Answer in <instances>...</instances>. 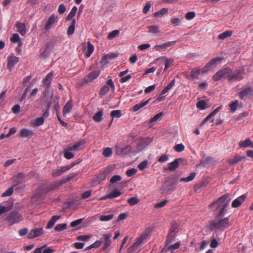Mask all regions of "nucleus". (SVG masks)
<instances>
[{
    "instance_id": "1",
    "label": "nucleus",
    "mask_w": 253,
    "mask_h": 253,
    "mask_svg": "<svg viewBox=\"0 0 253 253\" xmlns=\"http://www.w3.org/2000/svg\"><path fill=\"white\" fill-rule=\"evenodd\" d=\"M231 225V223L228 217H218L210 222V226L211 230H224Z\"/></svg>"
},
{
    "instance_id": "2",
    "label": "nucleus",
    "mask_w": 253,
    "mask_h": 253,
    "mask_svg": "<svg viewBox=\"0 0 253 253\" xmlns=\"http://www.w3.org/2000/svg\"><path fill=\"white\" fill-rule=\"evenodd\" d=\"M228 195H225L219 198L215 202L210 205L211 208L214 207L215 209L220 208L219 214L220 216L225 214V210L229 205V201H227Z\"/></svg>"
},
{
    "instance_id": "3",
    "label": "nucleus",
    "mask_w": 253,
    "mask_h": 253,
    "mask_svg": "<svg viewBox=\"0 0 253 253\" xmlns=\"http://www.w3.org/2000/svg\"><path fill=\"white\" fill-rule=\"evenodd\" d=\"M232 69L230 68H225L218 71L214 75L212 79L214 81H218L222 78H226L229 80Z\"/></svg>"
},
{
    "instance_id": "4",
    "label": "nucleus",
    "mask_w": 253,
    "mask_h": 253,
    "mask_svg": "<svg viewBox=\"0 0 253 253\" xmlns=\"http://www.w3.org/2000/svg\"><path fill=\"white\" fill-rule=\"evenodd\" d=\"M5 220L10 225H12L22 220L23 217L18 212L12 211L6 216Z\"/></svg>"
},
{
    "instance_id": "5",
    "label": "nucleus",
    "mask_w": 253,
    "mask_h": 253,
    "mask_svg": "<svg viewBox=\"0 0 253 253\" xmlns=\"http://www.w3.org/2000/svg\"><path fill=\"white\" fill-rule=\"evenodd\" d=\"M223 57H218L211 60L202 69L201 72L205 73L216 67L222 61Z\"/></svg>"
},
{
    "instance_id": "6",
    "label": "nucleus",
    "mask_w": 253,
    "mask_h": 253,
    "mask_svg": "<svg viewBox=\"0 0 253 253\" xmlns=\"http://www.w3.org/2000/svg\"><path fill=\"white\" fill-rule=\"evenodd\" d=\"M47 192V190L42 187H40L36 191L32 198V202L36 205L39 204L40 201L44 198Z\"/></svg>"
},
{
    "instance_id": "7",
    "label": "nucleus",
    "mask_w": 253,
    "mask_h": 253,
    "mask_svg": "<svg viewBox=\"0 0 253 253\" xmlns=\"http://www.w3.org/2000/svg\"><path fill=\"white\" fill-rule=\"evenodd\" d=\"M253 95V88L250 86H245L241 88L239 92V95L243 99H246L247 98Z\"/></svg>"
},
{
    "instance_id": "8",
    "label": "nucleus",
    "mask_w": 253,
    "mask_h": 253,
    "mask_svg": "<svg viewBox=\"0 0 253 253\" xmlns=\"http://www.w3.org/2000/svg\"><path fill=\"white\" fill-rule=\"evenodd\" d=\"M178 225L176 223H173L169 230L167 237V243H171L174 241L176 234L178 232Z\"/></svg>"
},
{
    "instance_id": "9",
    "label": "nucleus",
    "mask_w": 253,
    "mask_h": 253,
    "mask_svg": "<svg viewBox=\"0 0 253 253\" xmlns=\"http://www.w3.org/2000/svg\"><path fill=\"white\" fill-rule=\"evenodd\" d=\"M112 234L111 233L104 234L103 235L102 237L100 239V241H102L103 246L102 250L103 251L106 250L111 244V240Z\"/></svg>"
},
{
    "instance_id": "10",
    "label": "nucleus",
    "mask_w": 253,
    "mask_h": 253,
    "mask_svg": "<svg viewBox=\"0 0 253 253\" xmlns=\"http://www.w3.org/2000/svg\"><path fill=\"white\" fill-rule=\"evenodd\" d=\"M158 61H160L162 63H165V71L173 65L174 59L173 58H168L165 56H162L157 58L154 61V63H157Z\"/></svg>"
},
{
    "instance_id": "11",
    "label": "nucleus",
    "mask_w": 253,
    "mask_h": 253,
    "mask_svg": "<svg viewBox=\"0 0 253 253\" xmlns=\"http://www.w3.org/2000/svg\"><path fill=\"white\" fill-rule=\"evenodd\" d=\"M59 18L57 15L53 14L48 18L46 24L44 26V28L46 30L50 29L54 25L56 24L58 22Z\"/></svg>"
},
{
    "instance_id": "12",
    "label": "nucleus",
    "mask_w": 253,
    "mask_h": 253,
    "mask_svg": "<svg viewBox=\"0 0 253 253\" xmlns=\"http://www.w3.org/2000/svg\"><path fill=\"white\" fill-rule=\"evenodd\" d=\"M244 69H237L234 72L231 71L229 81H240L243 79L242 75L244 72Z\"/></svg>"
},
{
    "instance_id": "13",
    "label": "nucleus",
    "mask_w": 253,
    "mask_h": 253,
    "mask_svg": "<svg viewBox=\"0 0 253 253\" xmlns=\"http://www.w3.org/2000/svg\"><path fill=\"white\" fill-rule=\"evenodd\" d=\"M175 43H176L175 41H171V42H165V43L157 44L155 46L154 49L156 50L159 51H160L162 50H164L171 46L174 45Z\"/></svg>"
},
{
    "instance_id": "14",
    "label": "nucleus",
    "mask_w": 253,
    "mask_h": 253,
    "mask_svg": "<svg viewBox=\"0 0 253 253\" xmlns=\"http://www.w3.org/2000/svg\"><path fill=\"white\" fill-rule=\"evenodd\" d=\"M74 166V164H70L67 166L61 167L60 169H55L52 172V175L54 177L59 176L61 175L63 173L69 170Z\"/></svg>"
},
{
    "instance_id": "15",
    "label": "nucleus",
    "mask_w": 253,
    "mask_h": 253,
    "mask_svg": "<svg viewBox=\"0 0 253 253\" xmlns=\"http://www.w3.org/2000/svg\"><path fill=\"white\" fill-rule=\"evenodd\" d=\"M100 74V72L99 70L90 73L84 78V82L88 83L92 82L93 80L96 79L99 76Z\"/></svg>"
},
{
    "instance_id": "16",
    "label": "nucleus",
    "mask_w": 253,
    "mask_h": 253,
    "mask_svg": "<svg viewBox=\"0 0 253 253\" xmlns=\"http://www.w3.org/2000/svg\"><path fill=\"white\" fill-rule=\"evenodd\" d=\"M43 231L42 228H37L34 230H32L29 233L28 237L29 239H32L36 237H38L43 234Z\"/></svg>"
},
{
    "instance_id": "17",
    "label": "nucleus",
    "mask_w": 253,
    "mask_h": 253,
    "mask_svg": "<svg viewBox=\"0 0 253 253\" xmlns=\"http://www.w3.org/2000/svg\"><path fill=\"white\" fill-rule=\"evenodd\" d=\"M7 61V68L9 71H11L14 65L19 61V58L13 55L8 56Z\"/></svg>"
},
{
    "instance_id": "18",
    "label": "nucleus",
    "mask_w": 253,
    "mask_h": 253,
    "mask_svg": "<svg viewBox=\"0 0 253 253\" xmlns=\"http://www.w3.org/2000/svg\"><path fill=\"white\" fill-rule=\"evenodd\" d=\"M34 135V132L27 128H22L20 131L19 136L21 138L31 137Z\"/></svg>"
},
{
    "instance_id": "19",
    "label": "nucleus",
    "mask_w": 253,
    "mask_h": 253,
    "mask_svg": "<svg viewBox=\"0 0 253 253\" xmlns=\"http://www.w3.org/2000/svg\"><path fill=\"white\" fill-rule=\"evenodd\" d=\"M246 195H242L234 200L232 203V207L233 208H237L239 207L246 199Z\"/></svg>"
},
{
    "instance_id": "20",
    "label": "nucleus",
    "mask_w": 253,
    "mask_h": 253,
    "mask_svg": "<svg viewBox=\"0 0 253 253\" xmlns=\"http://www.w3.org/2000/svg\"><path fill=\"white\" fill-rule=\"evenodd\" d=\"M53 73L50 72L48 73L43 80V85L46 88H48L50 87V84L52 80Z\"/></svg>"
},
{
    "instance_id": "21",
    "label": "nucleus",
    "mask_w": 253,
    "mask_h": 253,
    "mask_svg": "<svg viewBox=\"0 0 253 253\" xmlns=\"http://www.w3.org/2000/svg\"><path fill=\"white\" fill-rule=\"evenodd\" d=\"M171 243H167V240L166 241V246L164 248V250L167 251H173L178 249L180 246V244L179 242L176 243L173 245H170Z\"/></svg>"
},
{
    "instance_id": "22",
    "label": "nucleus",
    "mask_w": 253,
    "mask_h": 253,
    "mask_svg": "<svg viewBox=\"0 0 253 253\" xmlns=\"http://www.w3.org/2000/svg\"><path fill=\"white\" fill-rule=\"evenodd\" d=\"M73 108V102L72 100H69L64 106L62 114L63 116H66L67 114H69Z\"/></svg>"
},
{
    "instance_id": "23",
    "label": "nucleus",
    "mask_w": 253,
    "mask_h": 253,
    "mask_svg": "<svg viewBox=\"0 0 253 253\" xmlns=\"http://www.w3.org/2000/svg\"><path fill=\"white\" fill-rule=\"evenodd\" d=\"M222 106H219L216 108L214 110H213L210 114H209L203 121V124H205L208 120H211V122H213V117L221 109Z\"/></svg>"
},
{
    "instance_id": "24",
    "label": "nucleus",
    "mask_w": 253,
    "mask_h": 253,
    "mask_svg": "<svg viewBox=\"0 0 253 253\" xmlns=\"http://www.w3.org/2000/svg\"><path fill=\"white\" fill-rule=\"evenodd\" d=\"M13 181L17 184L22 183L25 181V176L23 173H19L13 177Z\"/></svg>"
},
{
    "instance_id": "25",
    "label": "nucleus",
    "mask_w": 253,
    "mask_h": 253,
    "mask_svg": "<svg viewBox=\"0 0 253 253\" xmlns=\"http://www.w3.org/2000/svg\"><path fill=\"white\" fill-rule=\"evenodd\" d=\"M239 146L240 147L246 148L250 147L253 148V142L251 141L250 139L247 138L245 140L241 141L239 142Z\"/></svg>"
},
{
    "instance_id": "26",
    "label": "nucleus",
    "mask_w": 253,
    "mask_h": 253,
    "mask_svg": "<svg viewBox=\"0 0 253 253\" xmlns=\"http://www.w3.org/2000/svg\"><path fill=\"white\" fill-rule=\"evenodd\" d=\"M44 123V119L42 117L38 118L30 122V125L32 126H39Z\"/></svg>"
},
{
    "instance_id": "27",
    "label": "nucleus",
    "mask_w": 253,
    "mask_h": 253,
    "mask_svg": "<svg viewBox=\"0 0 253 253\" xmlns=\"http://www.w3.org/2000/svg\"><path fill=\"white\" fill-rule=\"evenodd\" d=\"M16 28L17 31L21 35H24L26 33V26L24 24L21 22L16 23Z\"/></svg>"
},
{
    "instance_id": "28",
    "label": "nucleus",
    "mask_w": 253,
    "mask_h": 253,
    "mask_svg": "<svg viewBox=\"0 0 253 253\" xmlns=\"http://www.w3.org/2000/svg\"><path fill=\"white\" fill-rule=\"evenodd\" d=\"M150 99H151L149 98V99L145 101L141 102H140L139 103H138V104L135 105L133 107V109H132L133 111L134 112H136V111H138L141 108H143V107H144L145 106L147 105Z\"/></svg>"
},
{
    "instance_id": "29",
    "label": "nucleus",
    "mask_w": 253,
    "mask_h": 253,
    "mask_svg": "<svg viewBox=\"0 0 253 253\" xmlns=\"http://www.w3.org/2000/svg\"><path fill=\"white\" fill-rule=\"evenodd\" d=\"M179 161H182V159H176L172 162L169 164V169L170 170H174L179 166Z\"/></svg>"
},
{
    "instance_id": "30",
    "label": "nucleus",
    "mask_w": 253,
    "mask_h": 253,
    "mask_svg": "<svg viewBox=\"0 0 253 253\" xmlns=\"http://www.w3.org/2000/svg\"><path fill=\"white\" fill-rule=\"evenodd\" d=\"M169 9L167 8H163L160 10L154 13V16L157 18H161L165 14L168 13Z\"/></svg>"
},
{
    "instance_id": "31",
    "label": "nucleus",
    "mask_w": 253,
    "mask_h": 253,
    "mask_svg": "<svg viewBox=\"0 0 253 253\" xmlns=\"http://www.w3.org/2000/svg\"><path fill=\"white\" fill-rule=\"evenodd\" d=\"M60 218V216L54 215L52 217L51 219L48 221L46 226L47 229L52 228L56 221Z\"/></svg>"
},
{
    "instance_id": "32",
    "label": "nucleus",
    "mask_w": 253,
    "mask_h": 253,
    "mask_svg": "<svg viewBox=\"0 0 253 253\" xmlns=\"http://www.w3.org/2000/svg\"><path fill=\"white\" fill-rule=\"evenodd\" d=\"M245 157H241L239 156H236L233 158L229 159L227 161L230 165H234L238 163L240 161L243 159H245Z\"/></svg>"
},
{
    "instance_id": "33",
    "label": "nucleus",
    "mask_w": 253,
    "mask_h": 253,
    "mask_svg": "<svg viewBox=\"0 0 253 253\" xmlns=\"http://www.w3.org/2000/svg\"><path fill=\"white\" fill-rule=\"evenodd\" d=\"M233 34V32L231 31H226L221 34H219L218 36V38L220 40H224L225 39L230 37Z\"/></svg>"
},
{
    "instance_id": "34",
    "label": "nucleus",
    "mask_w": 253,
    "mask_h": 253,
    "mask_svg": "<svg viewBox=\"0 0 253 253\" xmlns=\"http://www.w3.org/2000/svg\"><path fill=\"white\" fill-rule=\"evenodd\" d=\"M94 50V46L90 42H87V46L86 51L85 53V56L87 58H88L90 56L91 54L93 52Z\"/></svg>"
},
{
    "instance_id": "35",
    "label": "nucleus",
    "mask_w": 253,
    "mask_h": 253,
    "mask_svg": "<svg viewBox=\"0 0 253 253\" xmlns=\"http://www.w3.org/2000/svg\"><path fill=\"white\" fill-rule=\"evenodd\" d=\"M84 144V141H80L73 145H70L68 147L69 150L77 151L79 149L80 147Z\"/></svg>"
},
{
    "instance_id": "36",
    "label": "nucleus",
    "mask_w": 253,
    "mask_h": 253,
    "mask_svg": "<svg viewBox=\"0 0 253 253\" xmlns=\"http://www.w3.org/2000/svg\"><path fill=\"white\" fill-rule=\"evenodd\" d=\"M70 180V178L68 177L66 178L62 179V180L61 181H56L55 183V184L51 186V189H55L57 187H58L60 186V185H61L62 184H63V183H65L69 181Z\"/></svg>"
},
{
    "instance_id": "37",
    "label": "nucleus",
    "mask_w": 253,
    "mask_h": 253,
    "mask_svg": "<svg viewBox=\"0 0 253 253\" xmlns=\"http://www.w3.org/2000/svg\"><path fill=\"white\" fill-rule=\"evenodd\" d=\"M106 173L105 172H102L96 176V177L94 179V180L97 183H99L101 181L105 180L106 178Z\"/></svg>"
},
{
    "instance_id": "38",
    "label": "nucleus",
    "mask_w": 253,
    "mask_h": 253,
    "mask_svg": "<svg viewBox=\"0 0 253 253\" xmlns=\"http://www.w3.org/2000/svg\"><path fill=\"white\" fill-rule=\"evenodd\" d=\"M116 56V54L114 53L108 54L104 56L103 59L102 60V62L104 64H106L109 62V60L115 58Z\"/></svg>"
},
{
    "instance_id": "39",
    "label": "nucleus",
    "mask_w": 253,
    "mask_h": 253,
    "mask_svg": "<svg viewBox=\"0 0 253 253\" xmlns=\"http://www.w3.org/2000/svg\"><path fill=\"white\" fill-rule=\"evenodd\" d=\"M183 18L172 17L171 23L173 26H177L180 25L182 22Z\"/></svg>"
},
{
    "instance_id": "40",
    "label": "nucleus",
    "mask_w": 253,
    "mask_h": 253,
    "mask_svg": "<svg viewBox=\"0 0 253 253\" xmlns=\"http://www.w3.org/2000/svg\"><path fill=\"white\" fill-rule=\"evenodd\" d=\"M103 116V111L100 110L99 112L96 113L93 116V119L96 122H99L101 121Z\"/></svg>"
},
{
    "instance_id": "41",
    "label": "nucleus",
    "mask_w": 253,
    "mask_h": 253,
    "mask_svg": "<svg viewBox=\"0 0 253 253\" xmlns=\"http://www.w3.org/2000/svg\"><path fill=\"white\" fill-rule=\"evenodd\" d=\"M174 84L175 80H172V81H171L170 83L162 90L161 92V95L165 94V93H166L169 89H170L172 87Z\"/></svg>"
},
{
    "instance_id": "42",
    "label": "nucleus",
    "mask_w": 253,
    "mask_h": 253,
    "mask_svg": "<svg viewBox=\"0 0 253 253\" xmlns=\"http://www.w3.org/2000/svg\"><path fill=\"white\" fill-rule=\"evenodd\" d=\"M196 175V172H192L190 174V175L188 177L181 178L180 179V181L187 182L192 181L194 179Z\"/></svg>"
},
{
    "instance_id": "43",
    "label": "nucleus",
    "mask_w": 253,
    "mask_h": 253,
    "mask_svg": "<svg viewBox=\"0 0 253 253\" xmlns=\"http://www.w3.org/2000/svg\"><path fill=\"white\" fill-rule=\"evenodd\" d=\"M113 214H110L109 215H101L100 216V220L103 222H106L112 219L114 217Z\"/></svg>"
},
{
    "instance_id": "44",
    "label": "nucleus",
    "mask_w": 253,
    "mask_h": 253,
    "mask_svg": "<svg viewBox=\"0 0 253 253\" xmlns=\"http://www.w3.org/2000/svg\"><path fill=\"white\" fill-rule=\"evenodd\" d=\"M77 11V7L75 6H74L72 7L71 11L68 15V16L67 17V19L70 20V19H72L76 15Z\"/></svg>"
},
{
    "instance_id": "45",
    "label": "nucleus",
    "mask_w": 253,
    "mask_h": 253,
    "mask_svg": "<svg viewBox=\"0 0 253 253\" xmlns=\"http://www.w3.org/2000/svg\"><path fill=\"white\" fill-rule=\"evenodd\" d=\"M112 150L111 148L109 147L105 148L102 152V154L105 157H111L112 155Z\"/></svg>"
},
{
    "instance_id": "46",
    "label": "nucleus",
    "mask_w": 253,
    "mask_h": 253,
    "mask_svg": "<svg viewBox=\"0 0 253 253\" xmlns=\"http://www.w3.org/2000/svg\"><path fill=\"white\" fill-rule=\"evenodd\" d=\"M67 225L66 223H62L57 224L55 227L54 230L57 232L62 231L67 228Z\"/></svg>"
},
{
    "instance_id": "47",
    "label": "nucleus",
    "mask_w": 253,
    "mask_h": 253,
    "mask_svg": "<svg viewBox=\"0 0 253 253\" xmlns=\"http://www.w3.org/2000/svg\"><path fill=\"white\" fill-rule=\"evenodd\" d=\"M119 33H120L119 30H113V31H112L111 32H110L109 34V35L108 36V38L109 40H112L114 38H115V37H118L119 35Z\"/></svg>"
},
{
    "instance_id": "48",
    "label": "nucleus",
    "mask_w": 253,
    "mask_h": 253,
    "mask_svg": "<svg viewBox=\"0 0 253 253\" xmlns=\"http://www.w3.org/2000/svg\"><path fill=\"white\" fill-rule=\"evenodd\" d=\"M199 68H194L191 71V76L193 79H197L200 73Z\"/></svg>"
},
{
    "instance_id": "49",
    "label": "nucleus",
    "mask_w": 253,
    "mask_h": 253,
    "mask_svg": "<svg viewBox=\"0 0 253 253\" xmlns=\"http://www.w3.org/2000/svg\"><path fill=\"white\" fill-rule=\"evenodd\" d=\"M139 202V200L137 198V197H133L130 198L127 200V203L130 206H134L137 204H138Z\"/></svg>"
},
{
    "instance_id": "50",
    "label": "nucleus",
    "mask_w": 253,
    "mask_h": 253,
    "mask_svg": "<svg viewBox=\"0 0 253 253\" xmlns=\"http://www.w3.org/2000/svg\"><path fill=\"white\" fill-rule=\"evenodd\" d=\"M149 32L152 34H156L159 32V27L158 26H150L148 27Z\"/></svg>"
},
{
    "instance_id": "51",
    "label": "nucleus",
    "mask_w": 253,
    "mask_h": 253,
    "mask_svg": "<svg viewBox=\"0 0 253 253\" xmlns=\"http://www.w3.org/2000/svg\"><path fill=\"white\" fill-rule=\"evenodd\" d=\"M109 194L110 197L112 199L120 196L121 195V192L118 189H115Z\"/></svg>"
},
{
    "instance_id": "52",
    "label": "nucleus",
    "mask_w": 253,
    "mask_h": 253,
    "mask_svg": "<svg viewBox=\"0 0 253 253\" xmlns=\"http://www.w3.org/2000/svg\"><path fill=\"white\" fill-rule=\"evenodd\" d=\"M13 192V187H11L8 188L6 191L3 193L1 196L3 197L10 196Z\"/></svg>"
},
{
    "instance_id": "53",
    "label": "nucleus",
    "mask_w": 253,
    "mask_h": 253,
    "mask_svg": "<svg viewBox=\"0 0 253 253\" xmlns=\"http://www.w3.org/2000/svg\"><path fill=\"white\" fill-rule=\"evenodd\" d=\"M143 240L144 238L143 237H140L137 239L133 245V249H136L137 247H138L143 242Z\"/></svg>"
},
{
    "instance_id": "54",
    "label": "nucleus",
    "mask_w": 253,
    "mask_h": 253,
    "mask_svg": "<svg viewBox=\"0 0 253 253\" xmlns=\"http://www.w3.org/2000/svg\"><path fill=\"white\" fill-rule=\"evenodd\" d=\"M206 105H207V104L205 101L201 100V101H199L197 103V107L201 110H203L206 108Z\"/></svg>"
},
{
    "instance_id": "55",
    "label": "nucleus",
    "mask_w": 253,
    "mask_h": 253,
    "mask_svg": "<svg viewBox=\"0 0 253 253\" xmlns=\"http://www.w3.org/2000/svg\"><path fill=\"white\" fill-rule=\"evenodd\" d=\"M11 41L13 42H19V44L21 43L19 36L17 34H14L13 35L11 39Z\"/></svg>"
},
{
    "instance_id": "56",
    "label": "nucleus",
    "mask_w": 253,
    "mask_h": 253,
    "mask_svg": "<svg viewBox=\"0 0 253 253\" xmlns=\"http://www.w3.org/2000/svg\"><path fill=\"white\" fill-rule=\"evenodd\" d=\"M122 115V113H121V111L120 110H114V111H112L111 113V116L114 118V117H116V118H119Z\"/></svg>"
},
{
    "instance_id": "57",
    "label": "nucleus",
    "mask_w": 253,
    "mask_h": 253,
    "mask_svg": "<svg viewBox=\"0 0 253 253\" xmlns=\"http://www.w3.org/2000/svg\"><path fill=\"white\" fill-rule=\"evenodd\" d=\"M147 167H148V162L146 160L143 161V162H141L138 166V168L140 170H143V169H145L146 168H147Z\"/></svg>"
},
{
    "instance_id": "58",
    "label": "nucleus",
    "mask_w": 253,
    "mask_h": 253,
    "mask_svg": "<svg viewBox=\"0 0 253 253\" xmlns=\"http://www.w3.org/2000/svg\"><path fill=\"white\" fill-rule=\"evenodd\" d=\"M110 90V87L108 85H104L100 91V94L102 95H105Z\"/></svg>"
},
{
    "instance_id": "59",
    "label": "nucleus",
    "mask_w": 253,
    "mask_h": 253,
    "mask_svg": "<svg viewBox=\"0 0 253 253\" xmlns=\"http://www.w3.org/2000/svg\"><path fill=\"white\" fill-rule=\"evenodd\" d=\"M238 105V100H236L235 101L232 102L229 105L230 110H231L232 112H234L236 110L237 107Z\"/></svg>"
},
{
    "instance_id": "60",
    "label": "nucleus",
    "mask_w": 253,
    "mask_h": 253,
    "mask_svg": "<svg viewBox=\"0 0 253 253\" xmlns=\"http://www.w3.org/2000/svg\"><path fill=\"white\" fill-rule=\"evenodd\" d=\"M174 149L176 152H180L184 150V146L182 144H178L174 146Z\"/></svg>"
},
{
    "instance_id": "61",
    "label": "nucleus",
    "mask_w": 253,
    "mask_h": 253,
    "mask_svg": "<svg viewBox=\"0 0 253 253\" xmlns=\"http://www.w3.org/2000/svg\"><path fill=\"white\" fill-rule=\"evenodd\" d=\"M90 238V235H81L78 236L77 239L79 241H87Z\"/></svg>"
},
{
    "instance_id": "62",
    "label": "nucleus",
    "mask_w": 253,
    "mask_h": 253,
    "mask_svg": "<svg viewBox=\"0 0 253 253\" xmlns=\"http://www.w3.org/2000/svg\"><path fill=\"white\" fill-rule=\"evenodd\" d=\"M121 180V176L119 175H115L111 177L110 179V182L111 183H114Z\"/></svg>"
},
{
    "instance_id": "63",
    "label": "nucleus",
    "mask_w": 253,
    "mask_h": 253,
    "mask_svg": "<svg viewBox=\"0 0 253 253\" xmlns=\"http://www.w3.org/2000/svg\"><path fill=\"white\" fill-rule=\"evenodd\" d=\"M195 13L193 11L187 12L185 15V17L187 20H191L195 17Z\"/></svg>"
},
{
    "instance_id": "64",
    "label": "nucleus",
    "mask_w": 253,
    "mask_h": 253,
    "mask_svg": "<svg viewBox=\"0 0 253 253\" xmlns=\"http://www.w3.org/2000/svg\"><path fill=\"white\" fill-rule=\"evenodd\" d=\"M82 221H83V219L81 218L77 219V220L72 222L70 224V226L72 227H76V226L79 225V224H80L82 222Z\"/></svg>"
}]
</instances>
